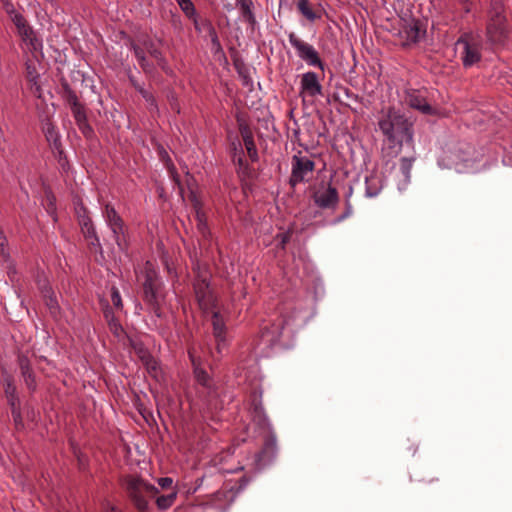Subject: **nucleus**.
<instances>
[{
  "label": "nucleus",
  "instance_id": "58",
  "mask_svg": "<svg viewBox=\"0 0 512 512\" xmlns=\"http://www.w3.org/2000/svg\"><path fill=\"white\" fill-rule=\"evenodd\" d=\"M47 201L49 202L50 205L53 204V201H54V196L51 194V193H47Z\"/></svg>",
  "mask_w": 512,
  "mask_h": 512
},
{
  "label": "nucleus",
  "instance_id": "18",
  "mask_svg": "<svg viewBox=\"0 0 512 512\" xmlns=\"http://www.w3.org/2000/svg\"><path fill=\"white\" fill-rule=\"evenodd\" d=\"M212 310V326H213V334L217 342V350L220 353L222 349V344L225 343V322L223 317L221 316L219 311Z\"/></svg>",
  "mask_w": 512,
  "mask_h": 512
},
{
  "label": "nucleus",
  "instance_id": "2",
  "mask_svg": "<svg viewBox=\"0 0 512 512\" xmlns=\"http://www.w3.org/2000/svg\"><path fill=\"white\" fill-rule=\"evenodd\" d=\"M4 9L11 22L14 24L17 35L20 37L25 47L34 54L35 57H37V53L42 54V40L37 37L36 32L25 16L17 10L12 3L6 2L4 4Z\"/></svg>",
  "mask_w": 512,
  "mask_h": 512
},
{
  "label": "nucleus",
  "instance_id": "61",
  "mask_svg": "<svg viewBox=\"0 0 512 512\" xmlns=\"http://www.w3.org/2000/svg\"><path fill=\"white\" fill-rule=\"evenodd\" d=\"M199 481H200V483H199V485H198V486H200V485H201V483L203 482V478H200V479H199Z\"/></svg>",
  "mask_w": 512,
  "mask_h": 512
},
{
  "label": "nucleus",
  "instance_id": "60",
  "mask_svg": "<svg viewBox=\"0 0 512 512\" xmlns=\"http://www.w3.org/2000/svg\"><path fill=\"white\" fill-rule=\"evenodd\" d=\"M45 1L52 5L56 4V2H57V0H45Z\"/></svg>",
  "mask_w": 512,
  "mask_h": 512
},
{
  "label": "nucleus",
  "instance_id": "6",
  "mask_svg": "<svg viewBox=\"0 0 512 512\" xmlns=\"http://www.w3.org/2000/svg\"><path fill=\"white\" fill-rule=\"evenodd\" d=\"M288 39L291 46L297 51L300 59L306 62L307 65L319 68L322 72L324 71L325 64L313 45L300 39L294 32L289 33Z\"/></svg>",
  "mask_w": 512,
  "mask_h": 512
},
{
  "label": "nucleus",
  "instance_id": "24",
  "mask_svg": "<svg viewBox=\"0 0 512 512\" xmlns=\"http://www.w3.org/2000/svg\"><path fill=\"white\" fill-rule=\"evenodd\" d=\"M415 161L414 157H403L400 159V173L402 176V184L399 185V189H404L410 182L411 169Z\"/></svg>",
  "mask_w": 512,
  "mask_h": 512
},
{
  "label": "nucleus",
  "instance_id": "10",
  "mask_svg": "<svg viewBox=\"0 0 512 512\" xmlns=\"http://www.w3.org/2000/svg\"><path fill=\"white\" fill-rule=\"evenodd\" d=\"M160 281L157 278L156 272L152 269L149 262L145 269V281L143 283L144 300L155 307L159 303L160 294Z\"/></svg>",
  "mask_w": 512,
  "mask_h": 512
},
{
  "label": "nucleus",
  "instance_id": "4",
  "mask_svg": "<svg viewBox=\"0 0 512 512\" xmlns=\"http://www.w3.org/2000/svg\"><path fill=\"white\" fill-rule=\"evenodd\" d=\"M481 39L472 34L464 33L455 43L462 65L470 68L481 60Z\"/></svg>",
  "mask_w": 512,
  "mask_h": 512
},
{
  "label": "nucleus",
  "instance_id": "49",
  "mask_svg": "<svg viewBox=\"0 0 512 512\" xmlns=\"http://www.w3.org/2000/svg\"><path fill=\"white\" fill-rule=\"evenodd\" d=\"M39 79L36 80V84L29 83L30 84V90L31 92L36 95L37 97H41V86L39 84Z\"/></svg>",
  "mask_w": 512,
  "mask_h": 512
},
{
  "label": "nucleus",
  "instance_id": "33",
  "mask_svg": "<svg viewBox=\"0 0 512 512\" xmlns=\"http://www.w3.org/2000/svg\"><path fill=\"white\" fill-rule=\"evenodd\" d=\"M105 318L107 319L108 321V324H109V327H110V330L116 335V336H120L123 332V329L121 327V325L119 324V322L114 318V316L111 314V311L110 310H106L105 311Z\"/></svg>",
  "mask_w": 512,
  "mask_h": 512
},
{
  "label": "nucleus",
  "instance_id": "20",
  "mask_svg": "<svg viewBox=\"0 0 512 512\" xmlns=\"http://www.w3.org/2000/svg\"><path fill=\"white\" fill-rule=\"evenodd\" d=\"M236 7L239 9L243 21L254 29L257 21L253 11V0H236Z\"/></svg>",
  "mask_w": 512,
  "mask_h": 512
},
{
  "label": "nucleus",
  "instance_id": "35",
  "mask_svg": "<svg viewBox=\"0 0 512 512\" xmlns=\"http://www.w3.org/2000/svg\"><path fill=\"white\" fill-rule=\"evenodd\" d=\"M194 365V375L199 384L204 387H209V375L207 372L200 367L196 366L195 360H193Z\"/></svg>",
  "mask_w": 512,
  "mask_h": 512
},
{
  "label": "nucleus",
  "instance_id": "5",
  "mask_svg": "<svg viewBox=\"0 0 512 512\" xmlns=\"http://www.w3.org/2000/svg\"><path fill=\"white\" fill-rule=\"evenodd\" d=\"M126 489L134 505L141 512H145L148 507V499L154 498L158 494V489L139 478L130 477L126 480Z\"/></svg>",
  "mask_w": 512,
  "mask_h": 512
},
{
  "label": "nucleus",
  "instance_id": "16",
  "mask_svg": "<svg viewBox=\"0 0 512 512\" xmlns=\"http://www.w3.org/2000/svg\"><path fill=\"white\" fill-rule=\"evenodd\" d=\"M191 181H193L192 177L189 180H187V186H188V190H189L188 201L190 202V204L192 206L194 218L198 222V224H206L208 221V218L205 214V211L202 208V203H201L199 196L197 195V193L195 192V190L192 187Z\"/></svg>",
  "mask_w": 512,
  "mask_h": 512
},
{
  "label": "nucleus",
  "instance_id": "52",
  "mask_svg": "<svg viewBox=\"0 0 512 512\" xmlns=\"http://www.w3.org/2000/svg\"><path fill=\"white\" fill-rule=\"evenodd\" d=\"M460 3L463 5V9L465 13L470 12L471 10V0H459Z\"/></svg>",
  "mask_w": 512,
  "mask_h": 512
},
{
  "label": "nucleus",
  "instance_id": "40",
  "mask_svg": "<svg viewBox=\"0 0 512 512\" xmlns=\"http://www.w3.org/2000/svg\"><path fill=\"white\" fill-rule=\"evenodd\" d=\"M11 412H12V417H13V420H14L16 428L17 429H22L23 428V421H22V417H21L19 403H12V405H11Z\"/></svg>",
  "mask_w": 512,
  "mask_h": 512
},
{
  "label": "nucleus",
  "instance_id": "23",
  "mask_svg": "<svg viewBox=\"0 0 512 512\" xmlns=\"http://www.w3.org/2000/svg\"><path fill=\"white\" fill-rule=\"evenodd\" d=\"M298 11L310 22H314L321 18V12L314 10L310 0H298L297 3Z\"/></svg>",
  "mask_w": 512,
  "mask_h": 512
},
{
  "label": "nucleus",
  "instance_id": "43",
  "mask_svg": "<svg viewBox=\"0 0 512 512\" xmlns=\"http://www.w3.org/2000/svg\"><path fill=\"white\" fill-rule=\"evenodd\" d=\"M111 300H112L113 305L117 309H121L122 308L121 296H120V293H119V291H118V289L116 287H112V289H111Z\"/></svg>",
  "mask_w": 512,
  "mask_h": 512
},
{
  "label": "nucleus",
  "instance_id": "51",
  "mask_svg": "<svg viewBox=\"0 0 512 512\" xmlns=\"http://www.w3.org/2000/svg\"><path fill=\"white\" fill-rule=\"evenodd\" d=\"M147 369L149 370L150 373H153L154 376H156L157 363L155 361L147 362Z\"/></svg>",
  "mask_w": 512,
  "mask_h": 512
},
{
  "label": "nucleus",
  "instance_id": "17",
  "mask_svg": "<svg viewBox=\"0 0 512 512\" xmlns=\"http://www.w3.org/2000/svg\"><path fill=\"white\" fill-rule=\"evenodd\" d=\"M288 324H289V321L284 319V320H281L277 324L271 325L270 327L265 326L262 329V333H261L262 340L267 345H274L275 343H277L280 340V338L282 336V330H283L284 326L288 325Z\"/></svg>",
  "mask_w": 512,
  "mask_h": 512
},
{
  "label": "nucleus",
  "instance_id": "55",
  "mask_svg": "<svg viewBox=\"0 0 512 512\" xmlns=\"http://www.w3.org/2000/svg\"><path fill=\"white\" fill-rule=\"evenodd\" d=\"M288 238H289V233H286L282 236V239H281V245L282 247H284L285 243L288 241Z\"/></svg>",
  "mask_w": 512,
  "mask_h": 512
},
{
  "label": "nucleus",
  "instance_id": "53",
  "mask_svg": "<svg viewBox=\"0 0 512 512\" xmlns=\"http://www.w3.org/2000/svg\"><path fill=\"white\" fill-rule=\"evenodd\" d=\"M105 512H121L115 506L107 503L105 506Z\"/></svg>",
  "mask_w": 512,
  "mask_h": 512
},
{
  "label": "nucleus",
  "instance_id": "45",
  "mask_svg": "<svg viewBox=\"0 0 512 512\" xmlns=\"http://www.w3.org/2000/svg\"><path fill=\"white\" fill-rule=\"evenodd\" d=\"M275 448V439L274 438H269L265 444V448L263 449V451H261L259 454H258V459L259 461L262 460L263 458V454L268 451V450H271L273 451Z\"/></svg>",
  "mask_w": 512,
  "mask_h": 512
},
{
  "label": "nucleus",
  "instance_id": "3",
  "mask_svg": "<svg viewBox=\"0 0 512 512\" xmlns=\"http://www.w3.org/2000/svg\"><path fill=\"white\" fill-rule=\"evenodd\" d=\"M502 0H491L486 24V38L492 45H502L508 37L507 19Z\"/></svg>",
  "mask_w": 512,
  "mask_h": 512
},
{
  "label": "nucleus",
  "instance_id": "42",
  "mask_svg": "<svg viewBox=\"0 0 512 512\" xmlns=\"http://www.w3.org/2000/svg\"><path fill=\"white\" fill-rule=\"evenodd\" d=\"M41 289H42L44 296L46 298H48L47 305L49 306V308L51 310H56L58 308V304H57L56 299L52 295L51 288L44 285L41 287Z\"/></svg>",
  "mask_w": 512,
  "mask_h": 512
},
{
  "label": "nucleus",
  "instance_id": "39",
  "mask_svg": "<svg viewBox=\"0 0 512 512\" xmlns=\"http://www.w3.org/2000/svg\"><path fill=\"white\" fill-rule=\"evenodd\" d=\"M76 124L85 138L92 139L94 137V130L88 123L87 119L80 121Z\"/></svg>",
  "mask_w": 512,
  "mask_h": 512
},
{
  "label": "nucleus",
  "instance_id": "27",
  "mask_svg": "<svg viewBox=\"0 0 512 512\" xmlns=\"http://www.w3.org/2000/svg\"><path fill=\"white\" fill-rule=\"evenodd\" d=\"M4 382H5V394H6V397L8 399L10 406L12 405V403H19V399L16 395V387L12 383L11 377L6 376L4 379Z\"/></svg>",
  "mask_w": 512,
  "mask_h": 512
},
{
  "label": "nucleus",
  "instance_id": "47",
  "mask_svg": "<svg viewBox=\"0 0 512 512\" xmlns=\"http://www.w3.org/2000/svg\"><path fill=\"white\" fill-rule=\"evenodd\" d=\"M171 174H172V177L175 181V183L177 184L178 188H179V194L180 196L182 197L183 200H185V197H184V188L182 187L181 183H180V179H179V176L178 174L176 173L175 171V168L173 167L171 170H170Z\"/></svg>",
  "mask_w": 512,
  "mask_h": 512
},
{
  "label": "nucleus",
  "instance_id": "14",
  "mask_svg": "<svg viewBox=\"0 0 512 512\" xmlns=\"http://www.w3.org/2000/svg\"><path fill=\"white\" fill-rule=\"evenodd\" d=\"M300 90L301 93L307 94L311 97L322 94V85L320 84L318 76L315 72L309 71L302 74Z\"/></svg>",
  "mask_w": 512,
  "mask_h": 512
},
{
  "label": "nucleus",
  "instance_id": "11",
  "mask_svg": "<svg viewBox=\"0 0 512 512\" xmlns=\"http://www.w3.org/2000/svg\"><path fill=\"white\" fill-rule=\"evenodd\" d=\"M61 89L62 98L70 107L75 122L78 123L80 121L87 119L84 105L80 103L76 92L72 90V88L66 81L61 83Z\"/></svg>",
  "mask_w": 512,
  "mask_h": 512
},
{
  "label": "nucleus",
  "instance_id": "28",
  "mask_svg": "<svg viewBox=\"0 0 512 512\" xmlns=\"http://www.w3.org/2000/svg\"><path fill=\"white\" fill-rule=\"evenodd\" d=\"M44 133L47 141L51 143L54 148L59 149L61 142L55 127L52 124H47Z\"/></svg>",
  "mask_w": 512,
  "mask_h": 512
},
{
  "label": "nucleus",
  "instance_id": "9",
  "mask_svg": "<svg viewBox=\"0 0 512 512\" xmlns=\"http://www.w3.org/2000/svg\"><path fill=\"white\" fill-rule=\"evenodd\" d=\"M425 34L426 30L423 23L414 18L403 20L398 33L400 42L403 46L418 43L425 37Z\"/></svg>",
  "mask_w": 512,
  "mask_h": 512
},
{
  "label": "nucleus",
  "instance_id": "41",
  "mask_svg": "<svg viewBox=\"0 0 512 512\" xmlns=\"http://www.w3.org/2000/svg\"><path fill=\"white\" fill-rule=\"evenodd\" d=\"M244 145H245L247 154H248L249 158L251 159V161H253V162L257 161L258 160V152H257V148H256V145L254 142V138L244 142Z\"/></svg>",
  "mask_w": 512,
  "mask_h": 512
},
{
  "label": "nucleus",
  "instance_id": "21",
  "mask_svg": "<svg viewBox=\"0 0 512 512\" xmlns=\"http://www.w3.org/2000/svg\"><path fill=\"white\" fill-rule=\"evenodd\" d=\"M474 147L469 143L459 142L452 154L454 155V160L458 163H468L473 160L474 155Z\"/></svg>",
  "mask_w": 512,
  "mask_h": 512
},
{
  "label": "nucleus",
  "instance_id": "44",
  "mask_svg": "<svg viewBox=\"0 0 512 512\" xmlns=\"http://www.w3.org/2000/svg\"><path fill=\"white\" fill-rule=\"evenodd\" d=\"M85 228H86V230L84 231V233H85L86 237L93 238V240L91 241V244L92 245H100L99 238L95 234L94 226L88 225V226H85Z\"/></svg>",
  "mask_w": 512,
  "mask_h": 512
},
{
  "label": "nucleus",
  "instance_id": "31",
  "mask_svg": "<svg viewBox=\"0 0 512 512\" xmlns=\"http://www.w3.org/2000/svg\"><path fill=\"white\" fill-rule=\"evenodd\" d=\"M144 46L148 53L158 61L160 65L164 64V58L161 51L156 47V45L152 41H145Z\"/></svg>",
  "mask_w": 512,
  "mask_h": 512
},
{
  "label": "nucleus",
  "instance_id": "48",
  "mask_svg": "<svg viewBox=\"0 0 512 512\" xmlns=\"http://www.w3.org/2000/svg\"><path fill=\"white\" fill-rule=\"evenodd\" d=\"M173 480L170 477H162L158 479V484L161 488L167 489L172 486Z\"/></svg>",
  "mask_w": 512,
  "mask_h": 512
},
{
  "label": "nucleus",
  "instance_id": "26",
  "mask_svg": "<svg viewBox=\"0 0 512 512\" xmlns=\"http://www.w3.org/2000/svg\"><path fill=\"white\" fill-rule=\"evenodd\" d=\"M177 492L171 491L167 495H161L156 498L157 507L161 510L168 509L171 507L176 499Z\"/></svg>",
  "mask_w": 512,
  "mask_h": 512
},
{
  "label": "nucleus",
  "instance_id": "56",
  "mask_svg": "<svg viewBox=\"0 0 512 512\" xmlns=\"http://www.w3.org/2000/svg\"><path fill=\"white\" fill-rule=\"evenodd\" d=\"M237 163L242 166L244 164V159H243V152L242 153H239L238 155V158H237Z\"/></svg>",
  "mask_w": 512,
  "mask_h": 512
},
{
  "label": "nucleus",
  "instance_id": "25",
  "mask_svg": "<svg viewBox=\"0 0 512 512\" xmlns=\"http://www.w3.org/2000/svg\"><path fill=\"white\" fill-rule=\"evenodd\" d=\"M74 209L78 224H90L91 219L88 215V211L79 198L74 199Z\"/></svg>",
  "mask_w": 512,
  "mask_h": 512
},
{
  "label": "nucleus",
  "instance_id": "13",
  "mask_svg": "<svg viewBox=\"0 0 512 512\" xmlns=\"http://www.w3.org/2000/svg\"><path fill=\"white\" fill-rule=\"evenodd\" d=\"M404 101L409 107L418 110L424 115H435L437 113L436 108L432 107L427 102L425 96L420 90H407Z\"/></svg>",
  "mask_w": 512,
  "mask_h": 512
},
{
  "label": "nucleus",
  "instance_id": "50",
  "mask_svg": "<svg viewBox=\"0 0 512 512\" xmlns=\"http://www.w3.org/2000/svg\"><path fill=\"white\" fill-rule=\"evenodd\" d=\"M232 148L234 150V158L236 157L237 153H242V145L239 141L232 142Z\"/></svg>",
  "mask_w": 512,
  "mask_h": 512
},
{
  "label": "nucleus",
  "instance_id": "8",
  "mask_svg": "<svg viewBox=\"0 0 512 512\" xmlns=\"http://www.w3.org/2000/svg\"><path fill=\"white\" fill-rule=\"evenodd\" d=\"M315 205L322 209H333L339 202L337 188L331 182L322 181L312 189Z\"/></svg>",
  "mask_w": 512,
  "mask_h": 512
},
{
  "label": "nucleus",
  "instance_id": "38",
  "mask_svg": "<svg viewBox=\"0 0 512 512\" xmlns=\"http://www.w3.org/2000/svg\"><path fill=\"white\" fill-rule=\"evenodd\" d=\"M239 132L243 139V142L253 139V132L249 125L243 120H238Z\"/></svg>",
  "mask_w": 512,
  "mask_h": 512
},
{
  "label": "nucleus",
  "instance_id": "1",
  "mask_svg": "<svg viewBox=\"0 0 512 512\" xmlns=\"http://www.w3.org/2000/svg\"><path fill=\"white\" fill-rule=\"evenodd\" d=\"M379 128L389 142L392 153L397 155L404 142L411 143L413 140L412 123L404 116L393 109L379 121Z\"/></svg>",
  "mask_w": 512,
  "mask_h": 512
},
{
  "label": "nucleus",
  "instance_id": "32",
  "mask_svg": "<svg viewBox=\"0 0 512 512\" xmlns=\"http://www.w3.org/2000/svg\"><path fill=\"white\" fill-rule=\"evenodd\" d=\"M132 48L134 50L135 56H136V58L138 60V63L140 65V67L145 72H149L151 70V66L149 65V63L146 60V57H145V54H144V50L142 48H140L139 46H137V45H133Z\"/></svg>",
  "mask_w": 512,
  "mask_h": 512
},
{
  "label": "nucleus",
  "instance_id": "37",
  "mask_svg": "<svg viewBox=\"0 0 512 512\" xmlns=\"http://www.w3.org/2000/svg\"><path fill=\"white\" fill-rule=\"evenodd\" d=\"M105 215H106L108 224H120V222H122L120 216L118 215V213L116 212L114 207H112L110 205H106Z\"/></svg>",
  "mask_w": 512,
  "mask_h": 512
},
{
  "label": "nucleus",
  "instance_id": "12",
  "mask_svg": "<svg viewBox=\"0 0 512 512\" xmlns=\"http://www.w3.org/2000/svg\"><path fill=\"white\" fill-rule=\"evenodd\" d=\"M194 290L199 306L204 311H209L215 308V299L209 288V283L206 275H198L194 283Z\"/></svg>",
  "mask_w": 512,
  "mask_h": 512
},
{
  "label": "nucleus",
  "instance_id": "36",
  "mask_svg": "<svg viewBox=\"0 0 512 512\" xmlns=\"http://www.w3.org/2000/svg\"><path fill=\"white\" fill-rule=\"evenodd\" d=\"M183 13L187 17H193L196 14V9L191 0H175Z\"/></svg>",
  "mask_w": 512,
  "mask_h": 512
},
{
  "label": "nucleus",
  "instance_id": "34",
  "mask_svg": "<svg viewBox=\"0 0 512 512\" xmlns=\"http://www.w3.org/2000/svg\"><path fill=\"white\" fill-rule=\"evenodd\" d=\"M131 81H132L135 89L141 94V96L146 100V102L151 107L157 108L156 100H155L154 96L148 90L144 89L143 86L139 85L138 83H136L133 80H131Z\"/></svg>",
  "mask_w": 512,
  "mask_h": 512
},
{
  "label": "nucleus",
  "instance_id": "30",
  "mask_svg": "<svg viewBox=\"0 0 512 512\" xmlns=\"http://www.w3.org/2000/svg\"><path fill=\"white\" fill-rule=\"evenodd\" d=\"M25 77L29 83L36 84V80L39 79V73L37 71L34 62L28 60L25 63Z\"/></svg>",
  "mask_w": 512,
  "mask_h": 512
},
{
  "label": "nucleus",
  "instance_id": "15",
  "mask_svg": "<svg viewBox=\"0 0 512 512\" xmlns=\"http://www.w3.org/2000/svg\"><path fill=\"white\" fill-rule=\"evenodd\" d=\"M228 496L229 492L227 491H217L205 502H202L201 505L206 511L211 510L212 512H226L229 506Z\"/></svg>",
  "mask_w": 512,
  "mask_h": 512
},
{
  "label": "nucleus",
  "instance_id": "22",
  "mask_svg": "<svg viewBox=\"0 0 512 512\" xmlns=\"http://www.w3.org/2000/svg\"><path fill=\"white\" fill-rule=\"evenodd\" d=\"M383 183L379 175L371 174L365 179V194L367 197H376L382 190Z\"/></svg>",
  "mask_w": 512,
  "mask_h": 512
},
{
  "label": "nucleus",
  "instance_id": "29",
  "mask_svg": "<svg viewBox=\"0 0 512 512\" xmlns=\"http://www.w3.org/2000/svg\"><path fill=\"white\" fill-rule=\"evenodd\" d=\"M234 66H235V69L237 71V73L239 74V76L242 78L243 80V83L245 85H248L250 82H251V77H250V73H249V68L246 66V64L241 61V60H235L234 61Z\"/></svg>",
  "mask_w": 512,
  "mask_h": 512
},
{
  "label": "nucleus",
  "instance_id": "7",
  "mask_svg": "<svg viewBox=\"0 0 512 512\" xmlns=\"http://www.w3.org/2000/svg\"><path fill=\"white\" fill-rule=\"evenodd\" d=\"M315 169V162L301 152L293 155L289 184L295 188L299 183L307 182Z\"/></svg>",
  "mask_w": 512,
  "mask_h": 512
},
{
  "label": "nucleus",
  "instance_id": "54",
  "mask_svg": "<svg viewBox=\"0 0 512 512\" xmlns=\"http://www.w3.org/2000/svg\"><path fill=\"white\" fill-rule=\"evenodd\" d=\"M109 228H110V230H111V232H112L113 236H115V237H116V235H117V229H116V228L121 229V228H122V226H109Z\"/></svg>",
  "mask_w": 512,
  "mask_h": 512
},
{
  "label": "nucleus",
  "instance_id": "59",
  "mask_svg": "<svg viewBox=\"0 0 512 512\" xmlns=\"http://www.w3.org/2000/svg\"><path fill=\"white\" fill-rule=\"evenodd\" d=\"M195 15H197V13H196ZM189 18H190V19H193V21H194V25H195V28H196L197 30H200V28H199V24H198V21H197L196 16L189 17Z\"/></svg>",
  "mask_w": 512,
  "mask_h": 512
},
{
  "label": "nucleus",
  "instance_id": "57",
  "mask_svg": "<svg viewBox=\"0 0 512 512\" xmlns=\"http://www.w3.org/2000/svg\"><path fill=\"white\" fill-rule=\"evenodd\" d=\"M254 411H255V414H256L257 416H259V417L263 414L262 408H261V407H258L257 405L255 406Z\"/></svg>",
  "mask_w": 512,
  "mask_h": 512
},
{
  "label": "nucleus",
  "instance_id": "46",
  "mask_svg": "<svg viewBox=\"0 0 512 512\" xmlns=\"http://www.w3.org/2000/svg\"><path fill=\"white\" fill-rule=\"evenodd\" d=\"M208 25H209V33L211 36L212 44H213V46H215L219 49L221 47V45H220L216 30L210 23Z\"/></svg>",
  "mask_w": 512,
  "mask_h": 512
},
{
  "label": "nucleus",
  "instance_id": "19",
  "mask_svg": "<svg viewBox=\"0 0 512 512\" xmlns=\"http://www.w3.org/2000/svg\"><path fill=\"white\" fill-rule=\"evenodd\" d=\"M18 364L20 368L21 375L24 379V382L27 388L31 391L36 389V381L35 375L31 369L30 361L25 355H20L18 357Z\"/></svg>",
  "mask_w": 512,
  "mask_h": 512
}]
</instances>
